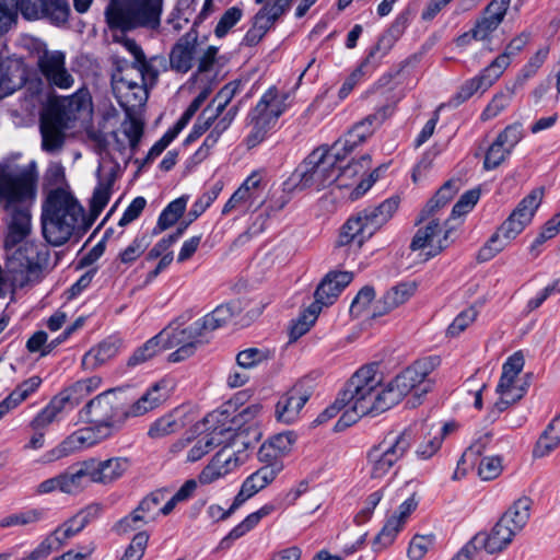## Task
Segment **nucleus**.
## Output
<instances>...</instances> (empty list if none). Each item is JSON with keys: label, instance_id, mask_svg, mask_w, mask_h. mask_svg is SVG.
I'll list each match as a JSON object with an SVG mask.
<instances>
[{"label": "nucleus", "instance_id": "obj_31", "mask_svg": "<svg viewBox=\"0 0 560 560\" xmlns=\"http://www.w3.org/2000/svg\"><path fill=\"white\" fill-rule=\"evenodd\" d=\"M381 125V120L376 117H369L354 125L343 137L338 139L335 144L341 153L348 158L360 144L370 139Z\"/></svg>", "mask_w": 560, "mask_h": 560}, {"label": "nucleus", "instance_id": "obj_50", "mask_svg": "<svg viewBox=\"0 0 560 560\" xmlns=\"http://www.w3.org/2000/svg\"><path fill=\"white\" fill-rule=\"evenodd\" d=\"M23 84V71L19 66L0 69V98L14 93Z\"/></svg>", "mask_w": 560, "mask_h": 560}, {"label": "nucleus", "instance_id": "obj_5", "mask_svg": "<svg viewBox=\"0 0 560 560\" xmlns=\"http://www.w3.org/2000/svg\"><path fill=\"white\" fill-rule=\"evenodd\" d=\"M544 188H536L525 196L499 226L498 231L490 237L486 245L478 253L479 261H488L514 240L532 222L535 212L541 203Z\"/></svg>", "mask_w": 560, "mask_h": 560}, {"label": "nucleus", "instance_id": "obj_16", "mask_svg": "<svg viewBox=\"0 0 560 560\" xmlns=\"http://www.w3.org/2000/svg\"><path fill=\"white\" fill-rule=\"evenodd\" d=\"M207 430L196 435L189 434L173 443L170 453L174 457H180L185 463H196L203 458L215 445L222 444L221 440L224 428H217L215 424L206 423Z\"/></svg>", "mask_w": 560, "mask_h": 560}, {"label": "nucleus", "instance_id": "obj_46", "mask_svg": "<svg viewBox=\"0 0 560 560\" xmlns=\"http://www.w3.org/2000/svg\"><path fill=\"white\" fill-rule=\"evenodd\" d=\"M272 352L267 348H247L236 355V363L243 370H252L267 363Z\"/></svg>", "mask_w": 560, "mask_h": 560}, {"label": "nucleus", "instance_id": "obj_63", "mask_svg": "<svg viewBox=\"0 0 560 560\" xmlns=\"http://www.w3.org/2000/svg\"><path fill=\"white\" fill-rule=\"evenodd\" d=\"M479 198V188H474L464 192L458 199V201L454 205L448 221L451 219H455L467 214L469 211L472 210L475 205L478 202Z\"/></svg>", "mask_w": 560, "mask_h": 560}, {"label": "nucleus", "instance_id": "obj_60", "mask_svg": "<svg viewBox=\"0 0 560 560\" xmlns=\"http://www.w3.org/2000/svg\"><path fill=\"white\" fill-rule=\"evenodd\" d=\"M560 232V222L553 215L551 219H549L545 225L542 226L539 234L535 237L533 243L529 246V252L534 254L535 257H537L540 253L539 247L546 243L548 240L553 238L558 233Z\"/></svg>", "mask_w": 560, "mask_h": 560}, {"label": "nucleus", "instance_id": "obj_28", "mask_svg": "<svg viewBox=\"0 0 560 560\" xmlns=\"http://www.w3.org/2000/svg\"><path fill=\"white\" fill-rule=\"evenodd\" d=\"M511 0H491L472 27L475 40H486L504 20Z\"/></svg>", "mask_w": 560, "mask_h": 560}, {"label": "nucleus", "instance_id": "obj_33", "mask_svg": "<svg viewBox=\"0 0 560 560\" xmlns=\"http://www.w3.org/2000/svg\"><path fill=\"white\" fill-rule=\"evenodd\" d=\"M352 280L353 273L350 271L329 272L318 285L314 303H318L322 307L332 304Z\"/></svg>", "mask_w": 560, "mask_h": 560}, {"label": "nucleus", "instance_id": "obj_35", "mask_svg": "<svg viewBox=\"0 0 560 560\" xmlns=\"http://www.w3.org/2000/svg\"><path fill=\"white\" fill-rule=\"evenodd\" d=\"M385 311L384 302L375 299V291L372 287L362 288L350 305L352 316H366L368 320L382 317Z\"/></svg>", "mask_w": 560, "mask_h": 560}, {"label": "nucleus", "instance_id": "obj_22", "mask_svg": "<svg viewBox=\"0 0 560 560\" xmlns=\"http://www.w3.org/2000/svg\"><path fill=\"white\" fill-rule=\"evenodd\" d=\"M91 482L110 486L120 480L131 468V459L126 456L86 459Z\"/></svg>", "mask_w": 560, "mask_h": 560}, {"label": "nucleus", "instance_id": "obj_25", "mask_svg": "<svg viewBox=\"0 0 560 560\" xmlns=\"http://www.w3.org/2000/svg\"><path fill=\"white\" fill-rule=\"evenodd\" d=\"M452 231L453 228L448 225L447 220L444 223L443 237L438 238L436 243H434V238L442 232V228L438 220L432 219L423 229L417 231L411 241L410 249L418 250L429 246L430 250L428 255L434 257L452 243V241H450Z\"/></svg>", "mask_w": 560, "mask_h": 560}, {"label": "nucleus", "instance_id": "obj_15", "mask_svg": "<svg viewBox=\"0 0 560 560\" xmlns=\"http://www.w3.org/2000/svg\"><path fill=\"white\" fill-rule=\"evenodd\" d=\"M27 48L37 59L40 73L49 84L59 89H70L74 79L66 68V55L60 50H48L44 42L31 38Z\"/></svg>", "mask_w": 560, "mask_h": 560}, {"label": "nucleus", "instance_id": "obj_13", "mask_svg": "<svg viewBox=\"0 0 560 560\" xmlns=\"http://www.w3.org/2000/svg\"><path fill=\"white\" fill-rule=\"evenodd\" d=\"M148 69L127 67L113 75V92L125 112H133L148 100L145 72Z\"/></svg>", "mask_w": 560, "mask_h": 560}, {"label": "nucleus", "instance_id": "obj_30", "mask_svg": "<svg viewBox=\"0 0 560 560\" xmlns=\"http://www.w3.org/2000/svg\"><path fill=\"white\" fill-rule=\"evenodd\" d=\"M215 47H208L200 56L198 71L195 75V83L200 89L199 94L195 97L192 103H197L200 107L211 93L212 83L218 81L215 71Z\"/></svg>", "mask_w": 560, "mask_h": 560}, {"label": "nucleus", "instance_id": "obj_19", "mask_svg": "<svg viewBox=\"0 0 560 560\" xmlns=\"http://www.w3.org/2000/svg\"><path fill=\"white\" fill-rule=\"evenodd\" d=\"M158 335L163 350L175 349L170 354L173 362L189 358L202 342V332L195 328V323L188 327H167Z\"/></svg>", "mask_w": 560, "mask_h": 560}, {"label": "nucleus", "instance_id": "obj_49", "mask_svg": "<svg viewBox=\"0 0 560 560\" xmlns=\"http://www.w3.org/2000/svg\"><path fill=\"white\" fill-rule=\"evenodd\" d=\"M224 105H219L217 108L207 107L199 116L198 120L194 125L192 130L188 135L186 141L192 142L202 136L209 129L211 130L215 122L219 121V115L221 114Z\"/></svg>", "mask_w": 560, "mask_h": 560}, {"label": "nucleus", "instance_id": "obj_11", "mask_svg": "<svg viewBox=\"0 0 560 560\" xmlns=\"http://www.w3.org/2000/svg\"><path fill=\"white\" fill-rule=\"evenodd\" d=\"M221 440L224 441V445L198 475V481L201 485H210L226 477L236 471L249 458V441H226V436H221Z\"/></svg>", "mask_w": 560, "mask_h": 560}, {"label": "nucleus", "instance_id": "obj_26", "mask_svg": "<svg viewBox=\"0 0 560 560\" xmlns=\"http://www.w3.org/2000/svg\"><path fill=\"white\" fill-rule=\"evenodd\" d=\"M173 382L162 378L152 384L132 405L125 411V417H140L161 406L173 390Z\"/></svg>", "mask_w": 560, "mask_h": 560}, {"label": "nucleus", "instance_id": "obj_52", "mask_svg": "<svg viewBox=\"0 0 560 560\" xmlns=\"http://www.w3.org/2000/svg\"><path fill=\"white\" fill-rule=\"evenodd\" d=\"M166 491L158 490L145 497L135 509L148 523L155 521L160 515V505L165 499Z\"/></svg>", "mask_w": 560, "mask_h": 560}, {"label": "nucleus", "instance_id": "obj_4", "mask_svg": "<svg viewBox=\"0 0 560 560\" xmlns=\"http://www.w3.org/2000/svg\"><path fill=\"white\" fill-rule=\"evenodd\" d=\"M438 365L435 358L429 357L415 361L387 383V409L399 404L407 395L410 408L421 404L422 398L432 390L433 381L429 375Z\"/></svg>", "mask_w": 560, "mask_h": 560}, {"label": "nucleus", "instance_id": "obj_18", "mask_svg": "<svg viewBox=\"0 0 560 560\" xmlns=\"http://www.w3.org/2000/svg\"><path fill=\"white\" fill-rule=\"evenodd\" d=\"M3 8L12 9L16 19L18 5L22 15L30 21L48 19L52 24L63 25L70 15V7L67 0H3Z\"/></svg>", "mask_w": 560, "mask_h": 560}, {"label": "nucleus", "instance_id": "obj_42", "mask_svg": "<svg viewBox=\"0 0 560 560\" xmlns=\"http://www.w3.org/2000/svg\"><path fill=\"white\" fill-rule=\"evenodd\" d=\"M530 508L532 500L528 497L520 498L509 508L501 518L518 533L529 520Z\"/></svg>", "mask_w": 560, "mask_h": 560}, {"label": "nucleus", "instance_id": "obj_32", "mask_svg": "<svg viewBox=\"0 0 560 560\" xmlns=\"http://www.w3.org/2000/svg\"><path fill=\"white\" fill-rule=\"evenodd\" d=\"M501 75L491 65L482 69L479 74L466 80L452 96L451 104L458 106L468 101L476 93L487 91Z\"/></svg>", "mask_w": 560, "mask_h": 560}, {"label": "nucleus", "instance_id": "obj_12", "mask_svg": "<svg viewBox=\"0 0 560 560\" xmlns=\"http://www.w3.org/2000/svg\"><path fill=\"white\" fill-rule=\"evenodd\" d=\"M287 94L271 88L264 93L253 110V130L247 138L250 147L260 143L276 127L279 117L285 112Z\"/></svg>", "mask_w": 560, "mask_h": 560}, {"label": "nucleus", "instance_id": "obj_9", "mask_svg": "<svg viewBox=\"0 0 560 560\" xmlns=\"http://www.w3.org/2000/svg\"><path fill=\"white\" fill-rule=\"evenodd\" d=\"M381 165L372 168V155L365 153L347 164H339L334 185L345 190L347 198L355 200L365 195L381 178Z\"/></svg>", "mask_w": 560, "mask_h": 560}, {"label": "nucleus", "instance_id": "obj_48", "mask_svg": "<svg viewBox=\"0 0 560 560\" xmlns=\"http://www.w3.org/2000/svg\"><path fill=\"white\" fill-rule=\"evenodd\" d=\"M102 385V378L100 376H91L84 380H80L69 387L62 397H68V401L78 404L80 400L89 396L90 394L97 390Z\"/></svg>", "mask_w": 560, "mask_h": 560}, {"label": "nucleus", "instance_id": "obj_45", "mask_svg": "<svg viewBox=\"0 0 560 560\" xmlns=\"http://www.w3.org/2000/svg\"><path fill=\"white\" fill-rule=\"evenodd\" d=\"M530 34L523 32L514 37L505 47L504 51L499 55L490 65L500 74L510 66L511 58L521 52L528 44Z\"/></svg>", "mask_w": 560, "mask_h": 560}, {"label": "nucleus", "instance_id": "obj_41", "mask_svg": "<svg viewBox=\"0 0 560 560\" xmlns=\"http://www.w3.org/2000/svg\"><path fill=\"white\" fill-rule=\"evenodd\" d=\"M42 131V148L48 153L57 152L61 149L65 140V135L61 125L58 120L50 118H43L40 125Z\"/></svg>", "mask_w": 560, "mask_h": 560}, {"label": "nucleus", "instance_id": "obj_3", "mask_svg": "<svg viewBox=\"0 0 560 560\" xmlns=\"http://www.w3.org/2000/svg\"><path fill=\"white\" fill-rule=\"evenodd\" d=\"M347 158L334 143L331 147H319L313 150L296 167L290 177L295 189H323L337 178V166Z\"/></svg>", "mask_w": 560, "mask_h": 560}, {"label": "nucleus", "instance_id": "obj_36", "mask_svg": "<svg viewBox=\"0 0 560 560\" xmlns=\"http://www.w3.org/2000/svg\"><path fill=\"white\" fill-rule=\"evenodd\" d=\"M197 56H199V49L196 38L183 37L171 52V66L176 71L185 73L191 69Z\"/></svg>", "mask_w": 560, "mask_h": 560}, {"label": "nucleus", "instance_id": "obj_47", "mask_svg": "<svg viewBox=\"0 0 560 560\" xmlns=\"http://www.w3.org/2000/svg\"><path fill=\"white\" fill-rule=\"evenodd\" d=\"M560 445V430L557 429L555 422L550 421L533 450L534 457H545L549 455L556 447Z\"/></svg>", "mask_w": 560, "mask_h": 560}, {"label": "nucleus", "instance_id": "obj_53", "mask_svg": "<svg viewBox=\"0 0 560 560\" xmlns=\"http://www.w3.org/2000/svg\"><path fill=\"white\" fill-rule=\"evenodd\" d=\"M187 201L188 198L183 196L166 206L158 220V228L160 231H164L177 222L187 207Z\"/></svg>", "mask_w": 560, "mask_h": 560}, {"label": "nucleus", "instance_id": "obj_17", "mask_svg": "<svg viewBox=\"0 0 560 560\" xmlns=\"http://www.w3.org/2000/svg\"><path fill=\"white\" fill-rule=\"evenodd\" d=\"M265 189L264 174L259 171L252 172L226 201L222 213L237 212L244 215L257 210L265 202Z\"/></svg>", "mask_w": 560, "mask_h": 560}, {"label": "nucleus", "instance_id": "obj_24", "mask_svg": "<svg viewBox=\"0 0 560 560\" xmlns=\"http://www.w3.org/2000/svg\"><path fill=\"white\" fill-rule=\"evenodd\" d=\"M143 125L133 116L132 112H126L120 126L113 131L110 145L122 155L131 156L142 136Z\"/></svg>", "mask_w": 560, "mask_h": 560}, {"label": "nucleus", "instance_id": "obj_20", "mask_svg": "<svg viewBox=\"0 0 560 560\" xmlns=\"http://www.w3.org/2000/svg\"><path fill=\"white\" fill-rule=\"evenodd\" d=\"M294 0H255L261 8L253 19V25L244 37L246 45L253 46L261 40L278 19L289 11Z\"/></svg>", "mask_w": 560, "mask_h": 560}, {"label": "nucleus", "instance_id": "obj_10", "mask_svg": "<svg viewBox=\"0 0 560 560\" xmlns=\"http://www.w3.org/2000/svg\"><path fill=\"white\" fill-rule=\"evenodd\" d=\"M261 406L253 404L244 407L233 417L226 411H215L207 417V422L224 428L223 435L228 440L249 441V447L262 435L259 427Z\"/></svg>", "mask_w": 560, "mask_h": 560}, {"label": "nucleus", "instance_id": "obj_51", "mask_svg": "<svg viewBox=\"0 0 560 560\" xmlns=\"http://www.w3.org/2000/svg\"><path fill=\"white\" fill-rule=\"evenodd\" d=\"M418 502L413 495L406 499L398 509V514L387 520V539L393 540L397 533L401 530L409 515L416 510Z\"/></svg>", "mask_w": 560, "mask_h": 560}, {"label": "nucleus", "instance_id": "obj_56", "mask_svg": "<svg viewBox=\"0 0 560 560\" xmlns=\"http://www.w3.org/2000/svg\"><path fill=\"white\" fill-rule=\"evenodd\" d=\"M413 439V430L409 427L395 436L394 443L387 447V467H390L394 462L404 456L410 447Z\"/></svg>", "mask_w": 560, "mask_h": 560}, {"label": "nucleus", "instance_id": "obj_57", "mask_svg": "<svg viewBox=\"0 0 560 560\" xmlns=\"http://www.w3.org/2000/svg\"><path fill=\"white\" fill-rule=\"evenodd\" d=\"M415 281L400 282L387 291V311L396 308L408 301L416 292Z\"/></svg>", "mask_w": 560, "mask_h": 560}, {"label": "nucleus", "instance_id": "obj_37", "mask_svg": "<svg viewBox=\"0 0 560 560\" xmlns=\"http://www.w3.org/2000/svg\"><path fill=\"white\" fill-rule=\"evenodd\" d=\"M98 185L96 186L91 199V212L94 217H97L108 203L116 175L113 168L107 172L105 164L102 163L98 167Z\"/></svg>", "mask_w": 560, "mask_h": 560}, {"label": "nucleus", "instance_id": "obj_29", "mask_svg": "<svg viewBox=\"0 0 560 560\" xmlns=\"http://www.w3.org/2000/svg\"><path fill=\"white\" fill-rule=\"evenodd\" d=\"M195 420V413L187 407L176 408L170 413L156 419L148 434L152 439H162L176 433Z\"/></svg>", "mask_w": 560, "mask_h": 560}, {"label": "nucleus", "instance_id": "obj_61", "mask_svg": "<svg viewBox=\"0 0 560 560\" xmlns=\"http://www.w3.org/2000/svg\"><path fill=\"white\" fill-rule=\"evenodd\" d=\"M42 378L37 375L31 376L19 384L13 392L10 393L9 397L13 404L18 407L25 401L31 395H33L40 386Z\"/></svg>", "mask_w": 560, "mask_h": 560}, {"label": "nucleus", "instance_id": "obj_64", "mask_svg": "<svg viewBox=\"0 0 560 560\" xmlns=\"http://www.w3.org/2000/svg\"><path fill=\"white\" fill-rule=\"evenodd\" d=\"M242 16H243L242 8H240L237 5L229 8L223 13V15L219 20V22L214 28L215 36L220 37V38L225 36L229 33V31L241 21Z\"/></svg>", "mask_w": 560, "mask_h": 560}, {"label": "nucleus", "instance_id": "obj_14", "mask_svg": "<svg viewBox=\"0 0 560 560\" xmlns=\"http://www.w3.org/2000/svg\"><path fill=\"white\" fill-rule=\"evenodd\" d=\"M84 423V427L75 430L56 447L45 453L42 457V462L52 463L59 460L73 453L91 448L114 435V433L108 431L106 425L91 422Z\"/></svg>", "mask_w": 560, "mask_h": 560}, {"label": "nucleus", "instance_id": "obj_21", "mask_svg": "<svg viewBox=\"0 0 560 560\" xmlns=\"http://www.w3.org/2000/svg\"><path fill=\"white\" fill-rule=\"evenodd\" d=\"M118 399L115 392L108 390L100 394L89 401L80 411L82 422L106 425L108 431L115 433L119 429L117 419Z\"/></svg>", "mask_w": 560, "mask_h": 560}, {"label": "nucleus", "instance_id": "obj_8", "mask_svg": "<svg viewBox=\"0 0 560 560\" xmlns=\"http://www.w3.org/2000/svg\"><path fill=\"white\" fill-rule=\"evenodd\" d=\"M162 0H112L106 9L107 23L121 31L160 25Z\"/></svg>", "mask_w": 560, "mask_h": 560}, {"label": "nucleus", "instance_id": "obj_55", "mask_svg": "<svg viewBox=\"0 0 560 560\" xmlns=\"http://www.w3.org/2000/svg\"><path fill=\"white\" fill-rule=\"evenodd\" d=\"M44 517V511L28 509L7 515L0 520L1 527L24 526L39 522Z\"/></svg>", "mask_w": 560, "mask_h": 560}, {"label": "nucleus", "instance_id": "obj_7", "mask_svg": "<svg viewBox=\"0 0 560 560\" xmlns=\"http://www.w3.org/2000/svg\"><path fill=\"white\" fill-rule=\"evenodd\" d=\"M385 224L383 203L351 215L339 229L335 248L347 256L357 255L362 246Z\"/></svg>", "mask_w": 560, "mask_h": 560}, {"label": "nucleus", "instance_id": "obj_43", "mask_svg": "<svg viewBox=\"0 0 560 560\" xmlns=\"http://www.w3.org/2000/svg\"><path fill=\"white\" fill-rule=\"evenodd\" d=\"M275 511V506L272 504H265L260 506L257 511L248 514L242 522L235 525L230 533L224 538L225 540H236L247 533L253 530L262 518L269 516Z\"/></svg>", "mask_w": 560, "mask_h": 560}, {"label": "nucleus", "instance_id": "obj_23", "mask_svg": "<svg viewBox=\"0 0 560 560\" xmlns=\"http://www.w3.org/2000/svg\"><path fill=\"white\" fill-rule=\"evenodd\" d=\"M100 512L101 508L98 505H90L85 510H82L46 537L42 541L44 544L43 548H46V550L50 552L58 550L68 539L82 530L89 521L98 515Z\"/></svg>", "mask_w": 560, "mask_h": 560}, {"label": "nucleus", "instance_id": "obj_2", "mask_svg": "<svg viewBox=\"0 0 560 560\" xmlns=\"http://www.w3.org/2000/svg\"><path fill=\"white\" fill-rule=\"evenodd\" d=\"M89 225L83 208L69 191L59 188L48 195L42 211V231L49 244L63 245Z\"/></svg>", "mask_w": 560, "mask_h": 560}, {"label": "nucleus", "instance_id": "obj_40", "mask_svg": "<svg viewBox=\"0 0 560 560\" xmlns=\"http://www.w3.org/2000/svg\"><path fill=\"white\" fill-rule=\"evenodd\" d=\"M235 313V308L230 304L217 306L211 313L195 322V328L205 332L213 331L225 326Z\"/></svg>", "mask_w": 560, "mask_h": 560}, {"label": "nucleus", "instance_id": "obj_34", "mask_svg": "<svg viewBox=\"0 0 560 560\" xmlns=\"http://www.w3.org/2000/svg\"><path fill=\"white\" fill-rule=\"evenodd\" d=\"M516 534L515 529L500 518L489 534H477L474 542L482 546L488 553H498L512 542Z\"/></svg>", "mask_w": 560, "mask_h": 560}, {"label": "nucleus", "instance_id": "obj_6", "mask_svg": "<svg viewBox=\"0 0 560 560\" xmlns=\"http://www.w3.org/2000/svg\"><path fill=\"white\" fill-rule=\"evenodd\" d=\"M298 435L284 431L269 436L259 446L257 459L261 467L245 478L258 492L270 486L283 470V457L289 456L296 444Z\"/></svg>", "mask_w": 560, "mask_h": 560}, {"label": "nucleus", "instance_id": "obj_1", "mask_svg": "<svg viewBox=\"0 0 560 560\" xmlns=\"http://www.w3.org/2000/svg\"><path fill=\"white\" fill-rule=\"evenodd\" d=\"M385 411V364L382 361L361 366L347 382L334 404L317 418L323 423L339 412L335 429L343 430L361 418H375Z\"/></svg>", "mask_w": 560, "mask_h": 560}, {"label": "nucleus", "instance_id": "obj_54", "mask_svg": "<svg viewBox=\"0 0 560 560\" xmlns=\"http://www.w3.org/2000/svg\"><path fill=\"white\" fill-rule=\"evenodd\" d=\"M320 311L322 306L318 305V303H312L310 307L305 310L293 323L290 330L291 339L296 340L298 338L305 335L316 322Z\"/></svg>", "mask_w": 560, "mask_h": 560}, {"label": "nucleus", "instance_id": "obj_38", "mask_svg": "<svg viewBox=\"0 0 560 560\" xmlns=\"http://www.w3.org/2000/svg\"><path fill=\"white\" fill-rule=\"evenodd\" d=\"M258 491L246 480L242 482L238 493L233 499L231 506L225 510L220 504H210L206 511L207 516L213 521L219 522L230 517L236 510H238L248 499L257 494Z\"/></svg>", "mask_w": 560, "mask_h": 560}, {"label": "nucleus", "instance_id": "obj_39", "mask_svg": "<svg viewBox=\"0 0 560 560\" xmlns=\"http://www.w3.org/2000/svg\"><path fill=\"white\" fill-rule=\"evenodd\" d=\"M62 493L78 494L91 482V474L86 460L60 474Z\"/></svg>", "mask_w": 560, "mask_h": 560}, {"label": "nucleus", "instance_id": "obj_59", "mask_svg": "<svg viewBox=\"0 0 560 560\" xmlns=\"http://www.w3.org/2000/svg\"><path fill=\"white\" fill-rule=\"evenodd\" d=\"M549 46H542L536 51V54L533 57L529 58L527 63L523 66L517 75L518 83L523 84L526 80L533 78L537 73L538 69L546 61L549 55Z\"/></svg>", "mask_w": 560, "mask_h": 560}, {"label": "nucleus", "instance_id": "obj_62", "mask_svg": "<svg viewBox=\"0 0 560 560\" xmlns=\"http://www.w3.org/2000/svg\"><path fill=\"white\" fill-rule=\"evenodd\" d=\"M512 152L497 139L488 148L483 161V168L491 171L499 167Z\"/></svg>", "mask_w": 560, "mask_h": 560}, {"label": "nucleus", "instance_id": "obj_58", "mask_svg": "<svg viewBox=\"0 0 560 560\" xmlns=\"http://www.w3.org/2000/svg\"><path fill=\"white\" fill-rule=\"evenodd\" d=\"M161 350H163V348L161 347L159 335H156L133 352V354L128 359V365L136 366L142 364L158 354Z\"/></svg>", "mask_w": 560, "mask_h": 560}, {"label": "nucleus", "instance_id": "obj_27", "mask_svg": "<svg viewBox=\"0 0 560 560\" xmlns=\"http://www.w3.org/2000/svg\"><path fill=\"white\" fill-rule=\"evenodd\" d=\"M308 398V393L302 386H293L279 398L275 410L276 419L284 424L296 422Z\"/></svg>", "mask_w": 560, "mask_h": 560}, {"label": "nucleus", "instance_id": "obj_44", "mask_svg": "<svg viewBox=\"0 0 560 560\" xmlns=\"http://www.w3.org/2000/svg\"><path fill=\"white\" fill-rule=\"evenodd\" d=\"M67 402L68 397H62L61 394L54 397L49 404L43 408L32 420L31 427L34 430H43L47 428L49 424L59 419V416Z\"/></svg>", "mask_w": 560, "mask_h": 560}]
</instances>
